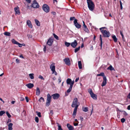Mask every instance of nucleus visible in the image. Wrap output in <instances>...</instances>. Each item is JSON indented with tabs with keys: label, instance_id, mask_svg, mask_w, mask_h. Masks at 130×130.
<instances>
[{
	"label": "nucleus",
	"instance_id": "1",
	"mask_svg": "<svg viewBox=\"0 0 130 130\" xmlns=\"http://www.w3.org/2000/svg\"><path fill=\"white\" fill-rule=\"evenodd\" d=\"M52 96L54 99H57L59 97L60 95L58 93H56L52 94L51 96L49 93H48L47 95L46 102V106L48 107L50 105Z\"/></svg>",
	"mask_w": 130,
	"mask_h": 130
},
{
	"label": "nucleus",
	"instance_id": "2",
	"mask_svg": "<svg viewBox=\"0 0 130 130\" xmlns=\"http://www.w3.org/2000/svg\"><path fill=\"white\" fill-rule=\"evenodd\" d=\"M79 104V103L78 102V99L77 98H74L73 99L72 103L71 105L72 107H75L72 115L73 117H74V116H75L76 115L77 109Z\"/></svg>",
	"mask_w": 130,
	"mask_h": 130
},
{
	"label": "nucleus",
	"instance_id": "3",
	"mask_svg": "<svg viewBox=\"0 0 130 130\" xmlns=\"http://www.w3.org/2000/svg\"><path fill=\"white\" fill-rule=\"evenodd\" d=\"M97 76H101L103 77V80L101 84V86L102 87L105 86L107 83V78L104 75V73L103 72L101 73L100 74H97Z\"/></svg>",
	"mask_w": 130,
	"mask_h": 130
},
{
	"label": "nucleus",
	"instance_id": "4",
	"mask_svg": "<svg viewBox=\"0 0 130 130\" xmlns=\"http://www.w3.org/2000/svg\"><path fill=\"white\" fill-rule=\"evenodd\" d=\"M88 7L90 10L92 11L94 8V5L92 2L87 3Z\"/></svg>",
	"mask_w": 130,
	"mask_h": 130
},
{
	"label": "nucleus",
	"instance_id": "5",
	"mask_svg": "<svg viewBox=\"0 0 130 130\" xmlns=\"http://www.w3.org/2000/svg\"><path fill=\"white\" fill-rule=\"evenodd\" d=\"M43 10L46 12L48 13L50 11L49 6L46 4H44L42 6Z\"/></svg>",
	"mask_w": 130,
	"mask_h": 130
},
{
	"label": "nucleus",
	"instance_id": "6",
	"mask_svg": "<svg viewBox=\"0 0 130 130\" xmlns=\"http://www.w3.org/2000/svg\"><path fill=\"white\" fill-rule=\"evenodd\" d=\"M101 32L103 34V37H108L110 36V33L106 30H105L104 31L102 30Z\"/></svg>",
	"mask_w": 130,
	"mask_h": 130
},
{
	"label": "nucleus",
	"instance_id": "7",
	"mask_svg": "<svg viewBox=\"0 0 130 130\" xmlns=\"http://www.w3.org/2000/svg\"><path fill=\"white\" fill-rule=\"evenodd\" d=\"M54 39L53 37H50L48 39L46 44L50 46H51L53 42Z\"/></svg>",
	"mask_w": 130,
	"mask_h": 130
},
{
	"label": "nucleus",
	"instance_id": "8",
	"mask_svg": "<svg viewBox=\"0 0 130 130\" xmlns=\"http://www.w3.org/2000/svg\"><path fill=\"white\" fill-rule=\"evenodd\" d=\"M30 6L35 8H39V5L37 2L35 0L33 1V4L31 5Z\"/></svg>",
	"mask_w": 130,
	"mask_h": 130
},
{
	"label": "nucleus",
	"instance_id": "9",
	"mask_svg": "<svg viewBox=\"0 0 130 130\" xmlns=\"http://www.w3.org/2000/svg\"><path fill=\"white\" fill-rule=\"evenodd\" d=\"M74 24L76 28L78 29L80 28L81 25L78 23L77 20L76 19H75L74 20Z\"/></svg>",
	"mask_w": 130,
	"mask_h": 130
},
{
	"label": "nucleus",
	"instance_id": "10",
	"mask_svg": "<svg viewBox=\"0 0 130 130\" xmlns=\"http://www.w3.org/2000/svg\"><path fill=\"white\" fill-rule=\"evenodd\" d=\"M66 82L67 84H69L70 85V86H72V87H73L74 83V81H72L71 79L70 78H68Z\"/></svg>",
	"mask_w": 130,
	"mask_h": 130
},
{
	"label": "nucleus",
	"instance_id": "11",
	"mask_svg": "<svg viewBox=\"0 0 130 130\" xmlns=\"http://www.w3.org/2000/svg\"><path fill=\"white\" fill-rule=\"evenodd\" d=\"M14 10L15 12V14L16 15L17 14L20 15V11L19 8L18 6L14 8Z\"/></svg>",
	"mask_w": 130,
	"mask_h": 130
},
{
	"label": "nucleus",
	"instance_id": "12",
	"mask_svg": "<svg viewBox=\"0 0 130 130\" xmlns=\"http://www.w3.org/2000/svg\"><path fill=\"white\" fill-rule=\"evenodd\" d=\"M63 61L68 66H70V61L69 58H65L63 59Z\"/></svg>",
	"mask_w": 130,
	"mask_h": 130
},
{
	"label": "nucleus",
	"instance_id": "13",
	"mask_svg": "<svg viewBox=\"0 0 130 130\" xmlns=\"http://www.w3.org/2000/svg\"><path fill=\"white\" fill-rule=\"evenodd\" d=\"M71 46L73 47L74 48H75L77 45V42L76 40H75L73 42H72L71 44Z\"/></svg>",
	"mask_w": 130,
	"mask_h": 130
},
{
	"label": "nucleus",
	"instance_id": "14",
	"mask_svg": "<svg viewBox=\"0 0 130 130\" xmlns=\"http://www.w3.org/2000/svg\"><path fill=\"white\" fill-rule=\"evenodd\" d=\"M53 64H53H51L50 67V69L53 73H54L55 72H56L55 71V66L54 65L55 63H54Z\"/></svg>",
	"mask_w": 130,
	"mask_h": 130
},
{
	"label": "nucleus",
	"instance_id": "15",
	"mask_svg": "<svg viewBox=\"0 0 130 130\" xmlns=\"http://www.w3.org/2000/svg\"><path fill=\"white\" fill-rule=\"evenodd\" d=\"M83 30L85 32L88 33H89V30L86 25H84V26H83Z\"/></svg>",
	"mask_w": 130,
	"mask_h": 130
},
{
	"label": "nucleus",
	"instance_id": "16",
	"mask_svg": "<svg viewBox=\"0 0 130 130\" xmlns=\"http://www.w3.org/2000/svg\"><path fill=\"white\" fill-rule=\"evenodd\" d=\"M26 86L29 89H31L34 86V84L31 83L27 84L26 85Z\"/></svg>",
	"mask_w": 130,
	"mask_h": 130
},
{
	"label": "nucleus",
	"instance_id": "17",
	"mask_svg": "<svg viewBox=\"0 0 130 130\" xmlns=\"http://www.w3.org/2000/svg\"><path fill=\"white\" fill-rule=\"evenodd\" d=\"M67 127L69 130H73L74 128L73 126L70 125L69 123L67 124Z\"/></svg>",
	"mask_w": 130,
	"mask_h": 130
},
{
	"label": "nucleus",
	"instance_id": "18",
	"mask_svg": "<svg viewBox=\"0 0 130 130\" xmlns=\"http://www.w3.org/2000/svg\"><path fill=\"white\" fill-rule=\"evenodd\" d=\"M27 24L28 26L30 28H32V25L30 21L29 20H28L27 21Z\"/></svg>",
	"mask_w": 130,
	"mask_h": 130
},
{
	"label": "nucleus",
	"instance_id": "19",
	"mask_svg": "<svg viewBox=\"0 0 130 130\" xmlns=\"http://www.w3.org/2000/svg\"><path fill=\"white\" fill-rule=\"evenodd\" d=\"M102 35H100V46L101 47V49L102 48Z\"/></svg>",
	"mask_w": 130,
	"mask_h": 130
},
{
	"label": "nucleus",
	"instance_id": "20",
	"mask_svg": "<svg viewBox=\"0 0 130 130\" xmlns=\"http://www.w3.org/2000/svg\"><path fill=\"white\" fill-rule=\"evenodd\" d=\"M13 125V124L12 123H10L8 125V130H12V126Z\"/></svg>",
	"mask_w": 130,
	"mask_h": 130
},
{
	"label": "nucleus",
	"instance_id": "21",
	"mask_svg": "<svg viewBox=\"0 0 130 130\" xmlns=\"http://www.w3.org/2000/svg\"><path fill=\"white\" fill-rule=\"evenodd\" d=\"M40 93V91L39 88L37 87L36 88V94L37 95H39Z\"/></svg>",
	"mask_w": 130,
	"mask_h": 130
},
{
	"label": "nucleus",
	"instance_id": "22",
	"mask_svg": "<svg viewBox=\"0 0 130 130\" xmlns=\"http://www.w3.org/2000/svg\"><path fill=\"white\" fill-rule=\"evenodd\" d=\"M91 97L94 100H96L97 99L96 95L93 93L90 95Z\"/></svg>",
	"mask_w": 130,
	"mask_h": 130
},
{
	"label": "nucleus",
	"instance_id": "23",
	"mask_svg": "<svg viewBox=\"0 0 130 130\" xmlns=\"http://www.w3.org/2000/svg\"><path fill=\"white\" fill-rule=\"evenodd\" d=\"M82 109L83 111L85 112H87L88 111V108L87 107H82Z\"/></svg>",
	"mask_w": 130,
	"mask_h": 130
},
{
	"label": "nucleus",
	"instance_id": "24",
	"mask_svg": "<svg viewBox=\"0 0 130 130\" xmlns=\"http://www.w3.org/2000/svg\"><path fill=\"white\" fill-rule=\"evenodd\" d=\"M35 21L37 25L38 26H40V23L39 21L36 19H35Z\"/></svg>",
	"mask_w": 130,
	"mask_h": 130
},
{
	"label": "nucleus",
	"instance_id": "25",
	"mask_svg": "<svg viewBox=\"0 0 130 130\" xmlns=\"http://www.w3.org/2000/svg\"><path fill=\"white\" fill-rule=\"evenodd\" d=\"M112 38L115 42H117V39L115 35L113 36L112 37Z\"/></svg>",
	"mask_w": 130,
	"mask_h": 130
},
{
	"label": "nucleus",
	"instance_id": "26",
	"mask_svg": "<svg viewBox=\"0 0 130 130\" xmlns=\"http://www.w3.org/2000/svg\"><path fill=\"white\" fill-rule=\"evenodd\" d=\"M78 65L79 68L80 69H81L82 68V64L80 61H78Z\"/></svg>",
	"mask_w": 130,
	"mask_h": 130
},
{
	"label": "nucleus",
	"instance_id": "27",
	"mask_svg": "<svg viewBox=\"0 0 130 130\" xmlns=\"http://www.w3.org/2000/svg\"><path fill=\"white\" fill-rule=\"evenodd\" d=\"M107 70H109L111 71L114 70V69L113 68L111 65H110L109 67L107 68Z\"/></svg>",
	"mask_w": 130,
	"mask_h": 130
},
{
	"label": "nucleus",
	"instance_id": "28",
	"mask_svg": "<svg viewBox=\"0 0 130 130\" xmlns=\"http://www.w3.org/2000/svg\"><path fill=\"white\" fill-rule=\"evenodd\" d=\"M120 34L122 36V39L123 41H125V39L124 37V36L122 32V31H120Z\"/></svg>",
	"mask_w": 130,
	"mask_h": 130
},
{
	"label": "nucleus",
	"instance_id": "29",
	"mask_svg": "<svg viewBox=\"0 0 130 130\" xmlns=\"http://www.w3.org/2000/svg\"><path fill=\"white\" fill-rule=\"evenodd\" d=\"M34 74L33 73H30L29 74V76L31 79H34Z\"/></svg>",
	"mask_w": 130,
	"mask_h": 130
},
{
	"label": "nucleus",
	"instance_id": "30",
	"mask_svg": "<svg viewBox=\"0 0 130 130\" xmlns=\"http://www.w3.org/2000/svg\"><path fill=\"white\" fill-rule=\"evenodd\" d=\"M12 42L13 44H16L19 43V42L16 41L14 39H13L12 40Z\"/></svg>",
	"mask_w": 130,
	"mask_h": 130
},
{
	"label": "nucleus",
	"instance_id": "31",
	"mask_svg": "<svg viewBox=\"0 0 130 130\" xmlns=\"http://www.w3.org/2000/svg\"><path fill=\"white\" fill-rule=\"evenodd\" d=\"M73 87H72V86H70L69 89L67 90V92L69 93L71 91L72 88Z\"/></svg>",
	"mask_w": 130,
	"mask_h": 130
},
{
	"label": "nucleus",
	"instance_id": "32",
	"mask_svg": "<svg viewBox=\"0 0 130 130\" xmlns=\"http://www.w3.org/2000/svg\"><path fill=\"white\" fill-rule=\"evenodd\" d=\"M65 45L67 47L69 46L70 45H71V43H70L66 41L65 42Z\"/></svg>",
	"mask_w": 130,
	"mask_h": 130
},
{
	"label": "nucleus",
	"instance_id": "33",
	"mask_svg": "<svg viewBox=\"0 0 130 130\" xmlns=\"http://www.w3.org/2000/svg\"><path fill=\"white\" fill-rule=\"evenodd\" d=\"M88 91L90 95H91L93 93V92L92 90L91 89L89 88L88 89Z\"/></svg>",
	"mask_w": 130,
	"mask_h": 130
},
{
	"label": "nucleus",
	"instance_id": "34",
	"mask_svg": "<svg viewBox=\"0 0 130 130\" xmlns=\"http://www.w3.org/2000/svg\"><path fill=\"white\" fill-rule=\"evenodd\" d=\"M53 35L54 38H55L56 40H59V37L57 36L54 33L53 34Z\"/></svg>",
	"mask_w": 130,
	"mask_h": 130
},
{
	"label": "nucleus",
	"instance_id": "35",
	"mask_svg": "<svg viewBox=\"0 0 130 130\" xmlns=\"http://www.w3.org/2000/svg\"><path fill=\"white\" fill-rule=\"evenodd\" d=\"M5 113V112L4 110H2L0 111V116H2Z\"/></svg>",
	"mask_w": 130,
	"mask_h": 130
},
{
	"label": "nucleus",
	"instance_id": "36",
	"mask_svg": "<svg viewBox=\"0 0 130 130\" xmlns=\"http://www.w3.org/2000/svg\"><path fill=\"white\" fill-rule=\"evenodd\" d=\"M4 34L6 36H10V33L8 32H5L4 33Z\"/></svg>",
	"mask_w": 130,
	"mask_h": 130
},
{
	"label": "nucleus",
	"instance_id": "37",
	"mask_svg": "<svg viewBox=\"0 0 130 130\" xmlns=\"http://www.w3.org/2000/svg\"><path fill=\"white\" fill-rule=\"evenodd\" d=\"M80 46H79L78 47L76 48L75 49L74 52L75 53H76L77 52L80 50Z\"/></svg>",
	"mask_w": 130,
	"mask_h": 130
},
{
	"label": "nucleus",
	"instance_id": "38",
	"mask_svg": "<svg viewBox=\"0 0 130 130\" xmlns=\"http://www.w3.org/2000/svg\"><path fill=\"white\" fill-rule=\"evenodd\" d=\"M6 113L7 116L8 117L10 118L11 117V115L9 113L8 111H7L6 112Z\"/></svg>",
	"mask_w": 130,
	"mask_h": 130
},
{
	"label": "nucleus",
	"instance_id": "39",
	"mask_svg": "<svg viewBox=\"0 0 130 130\" xmlns=\"http://www.w3.org/2000/svg\"><path fill=\"white\" fill-rule=\"evenodd\" d=\"M35 121L37 123H38L39 122V119L38 117H35Z\"/></svg>",
	"mask_w": 130,
	"mask_h": 130
},
{
	"label": "nucleus",
	"instance_id": "40",
	"mask_svg": "<svg viewBox=\"0 0 130 130\" xmlns=\"http://www.w3.org/2000/svg\"><path fill=\"white\" fill-rule=\"evenodd\" d=\"M38 78L41 79L43 80H44V78L41 75H39L38 77Z\"/></svg>",
	"mask_w": 130,
	"mask_h": 130
},
{
	"label": "nucleus",
	"instance_id": "41",
	"mask_svg": "<svg viewBox=\"0 0 130 130\" xmlns=\"http://www.w3.org/2000/svg\"><path fill=\"white\" fill-rule=\"evenodd\" d=\"M75 18L74 17H71L70 18V21H72L73 20H75Z\"/></svg>",
	"mask_w": 130,
	"mask_h": 130
},
{
	"label": "nucleus",
	"instance_id": "42",
	"mask_svg": "<svg viewBox=\"0 0 130 130\" xmlns=\"http://www.w3.org/2000/svg\"><path fill=\"white\" fill-rule=\"evenodd\" d=\"M37 112V115L39 117H41V113L39 112Z\"/></svg>",
	"mask_w": 130,
	"mask_h": 130
},
{
	"label": "nucleus",
	"instance_id": "43",
	"mask_svg": "<svg viewBox=\"0 0 130 130\" xmlns=\"http://www.w3.org/2000/svg\"><path fill=\"white\" fill-rule=\"evenodd\" d=\"M125 120V119L124 118H122L121 120V122L123 123L124 122Z\"/></svg>",
	"mask_w": 130,
	"mask_h": 130
},
{
	"label": "nucleus",
	"instance_id": "44",
	"mask_svg": "<svg viewBox=\"0 0 130 130\" xmlns=\"http://www.w3.org/2000/svg\"><path fill=\"white\" fill-rule=\"evenodd\" d=\"M58 130H63L61 128V126L60 125H58Z\"/></svg>",
	"mask_w": 130,
	"mask_h": 130
},
{
	"label": "nucleus",
	"instance_id": "45",
	"mask_svg": "<svg viewBox=\"0 0 130 130\" xmlns=\"http://www.w3.org/2000/svg\"><path fill=\"white\" fill-rule=\"evenodd\" d=\"M27 36L29 39L31 38L32 37V36L30 34H28Z\"/></svg>",
	"mask_w": 130,
	"mask_h": 130
},
{
	"label": "nucleus",
	"instance_id": "46",
	"mask_svg": "<svg viewBox=\"0 0 130 130\" xmlns=\"http://www.w3.org/2000/svg\"><path fill=\"white\" fill-rule=\"evenodd\" d=\"M120 3L121 9H122L123 8V7L122 6V3L121 1H120Z\"/></svg>",
	"mask_w": 130,
	"mask_h": 130
},
{
	"label": "nucleus",
	"instance_id": "47",
	"mask_svg": "<svg viewBox=\"0 0 130 130\" xmlns=\"http://www.w3.org/2000/svg\"><path fill=\"white\" fill-rule=\"evenodd\" d=\"M106 28V27H102L100 28V29L101 30V31H102V30H103V31H104V30H103V29H104V28L105 29Z\"/></svg>",
	"mask_w": 130,
	"mask_h": 130
},
{
	"label": "nucleus",
	"instance_id": "48",
	"mask_svg": "<svg viewBox=\"0 0 130 130\" xmlns=\"http://www.w3.org/2000/svg\"><path fill=\"white\" fill-rule=\"evenodd\" d=\"M44 47L43 51L45 52L46 51V47L45 45H44Z\"/></svg>",
	"mask_w": 130,
	"mask_h": 130
},
{
	"label": "nucleus",
	"instance_id": "49",
	"mask_svg": "<svg viewBox=\"0 0 130 130\" xmlns=\"http://www.w3.org/2000/svg\"><path fill=\"white\" fill-rule=\"evenodd\" d=\"M16 62L17 63H20V61L19 59H16Z\"/></svg>",
	"mask_w": 130,
	"mask_h": 130
},
{
	"label": "nucleus",
	"instance_id": "50",
	"mask_svg": "<svg viewBox=\"0 0 130 130\" xmlns=\"http://www.w3.org/2000/svg\"><path fill=\"white\" fill-rule=\"evenodd\" d=\"M21 101H23L24 100V98L23 97H20V100Z\"/></svg>",
	"mask_w": 130,
	"mask_h": 130
},
{
	"label": "nucleus",
	"instance_id": "51",
	"mask_svg": "<svg viewBox=\"0 0 130 130\" xmlns=\"http://www.w3.org/2000/svg\"><path fill=\"white\" fill-rule=\"evenodd\" d=\"M58 80H59V83H60L61 82V78L60 77H59L58 78Z\"/></svg>",
	"mask_w": 130,
	"mask_h": 130
},
{
	"label": "nucleus",
	"instance_id": "52",
	"mask_svg": "<svg viewBox=\"0 0 130 130\" xmlns=\"http://www.w3.org/2000/svg\"><path fill=\"white\" fill-rule=\"evenodd\" d=\"M25 99L26 100V102H28V98L26 96V97L25 98Z\"/></svg>",
	"mask_w": 130,
	"mask_h": 130
},
{
	"label": "nucleus",
	"instance_id": "53",
	"mask_svg": "<svg viewBox=\"0 0 130 130\" xmlns=\"http://www.w3.org/2000/svg\"><path fill=\"white\" fill-rule=\"evenodd\" d=\"M123 115H124L125 116H127L128 114L125 111H124V113H123Z\"/></svg>",
	"mask_w": 130,
	"mask_h": 130
},
{
	"label": "nucleus",
	"instance_id": "54",
	"mask_svg": "<svg viewBox=\"0 0 130 130\" xmlns=\"http://www.w3.org/2000/svg\"><path fill=\"white\" fill-rule=\"evenodd\" d=\"M127 97L128 98L130 99V92L127 95Z\"/></svg>",
	"mask_w": 130,
	"mask_h": 130
},
{
	"label": "nucleus",
	"instance_id": "55",
	"mask_svg": "<svg viewBox=\"0 0 130 130\" xmlns=\"http://www.w3.org/2000/svg\"><path fill=\"white\" fill-rule=\"evenodd\" d=\"M17 44L20 47H21L22 45V44L20 43H19L18 44Z\"/></svg>",
	"mask_w": 130,
	"mask_h": 130
},
{
	"label": "nucleus",
	"instance_id": "56",
	"mask_svg": "<svg viewBox=\"0 0 130 130\" xmlns=\"http://www.w3.org/2000/svg\"><path fill=\"white\" fill-rule=\"evenodd\" d=\"M51 13L54 15H55L56 14V12H51Z\"/></svg>",
	"mask_w": 130,
	"mask_h": 130
},
{
	"label": "nucleus",
	"instance_id": "57",
	"mask_svg": "<svg viewBox=\"0 0 130 130\" xmlns=\"http://www.w3.org/2000/svg\"><path fill=\"white\" fill-rule=\"evenodd\" d=\"M50 114H51V115H52L53 114V111L52 110H51L50 111Z\"/></svg>",
	"mask_w": 130,
	"mask_h": 130
},
{
	"label": "nucleus",
	"instance_id": "58",
	"mask_svg": "<svg viewBox=\"0 0 130 130\" xmlns=\"http://www.w3.org/2000/svg\"><path fill=\"white\" fill-rule=\"evenodd\" d=\"M87 0V3H90L91 2H92L91 0Z\"/></svg>",
	"mask_w": 130,
	"mask_h": 130
},
{
	"label": "nucleus",
	"instance_id": "59",
	"mask_svg": "<svg viewBox=\"0 0 130 130\" xmlns=\"http://www.w3.org/2000/svg\"><path fill=\"white\" fill-rule=\"evenodd\" d=\"M79 79V77H78V78H76L75 80V82H77L78 80Z\"/></svg>",
	"mask_w": 130,
	"mask_h": 130
},
{
	"label": "nucleus",
	"instance_id": "60",
	"mask_svg": "<svg viewBox=\"0 0 130 130\" xmlns=\"http://www.w3.org/2000/svg\"><path fill=\"white\" fill-rule=\"evenodd\" d=\"M26 0L28 3H30L31 2L30 0Z\"/></svg>",
	"mask_w": 130,
	"mask_h": 130
},
{
	"label": "nucleus",
	"instance_id": "61",
	"mask_svg": "<svg viewBox=\"0 0 130 130\" xmlns=\"http://www.w3.org/2000/svg\"><path fill=\"white\" fill-rule=\"evenodd\" d=\"M127 109L128 110H130V105H129L127 106Z\"/></svg>",
	"mask_w": 130,
	"mask_h": 130
},
{
	"label": "nucleus",
	"instance_id": "62",
	"mask_svg": "<svg viewBox=\"0 0 130 130\" xmlns=\"http://www.w3.org/2000/svg\"><path fill=\"white\" fill-rule=\"evenodd\" d=\"M19 57H20L22 58H24V57H23V56L22 55H20Z\"/></svg>",
	"mask_w": 130,
	"mask_h": 130
},
{
	"label": "nucleus",
	"instance_id": "63",
	"mask_svg": "<svg viewBox=\"0 0 130 130\" xmlns=\"http://www.w3.org/2000/svg\"><path fill=\"white\" fill-rule=\"evenodd\" d=\"M74 126H76L78 125V124L77 123H74Z\"/></svg>",
	"mask_w": 130,
	"mask_h": 130
},
{
	"label": "nucleus",
	"instance_id": "64",
	"mask_svg": "<svg viewBox=\"0 0 130 130\" xmlns=\"http://www.w3.org/2000/svg\"><path fill=\"white\" fill-rule=\"evenodd\" d=\"M11 122V120L10 119H9L7 122V123Z\"/></svg>",
	"mask_w": 130,
	"mask_h": 130
}]
</instances>
